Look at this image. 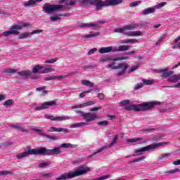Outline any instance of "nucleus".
<instances>
[{"mask_svg": "<svg viewBox=\"0 0 180 180\" xmlns=\"http://www.w3.org/2000/svg\"><path fill=\"white\" fill-rule=\"evenodd\" d=\"M79 4L82 5H95L96 11H101L103 7L108 6H117L123 4V0H79Z\"/></svg>", "mask_w": 180, "mask_h": 180, "instance_id": "f257e3e1", "label": "nucleus"}, {"mask_svg": "<svg viewBox=\"0 0 180 180\" xmlns=\"http://www.w3.org/2000/svg\"><path fill=\"white\" fill-rule=\"evenodd\" d=\"M91 168L87 166H79L75 168L74 172H69L60 175V176L56 178V180H67L72 179V178H77V176H81L90 172Z\"/></svg>", "mask_w": 180, "mask_h": 180, "instance_id": "f03ea898", "label": "nucleus"}, {"mask_svg": "<svg viewBox=\"0 0 180 180\" xmlns=\"http://www.w3.org/2000/svg\"><path fill=\"white\" fill-rule=\"evenodd\" d=\"M162 105L160 101L143 103L138 105H129L125 108L127 110H134V112H147L154 109L155 106Z\"/></svg>", "mask_w": 180, "mask_h": 180, "instance_id": "7ed1b4c3", "label": "nucleus"}, {"mask_svg": "<svg viewBox=\"0 0 180 180\" xmlns=\"http://www.w3.org/2000/svg\"><path fill=\"white\" fill-rule=\"evenodd\" d=\"M28 155H50L49 153V149L46 148H39L37 149H31L30 147L27 148V151L16 155L18 160L25 158Z\"/></svg>", "mask_w": 180, "mask_h": 180, "instance_id": "20e7f679", "label": "nucleus"}, {"mask_svg": "<svg viewBox=\"0 0 180 180\" xmlns=\"http://www.w3.org/2000/svg\"><path fill=\"white\" fill-rule=\"evenodd\" d=\"M158 72L161 75L162 78H167L169 82H178L179 79L178 78V75H174V71L169 70L168 68H165L162 70H159Z\"/></svg>", "mask_w": 180, "mask_h": 180, "instance_id": "39448f33", "label": "nucleus"}, {"mask_svg": "<svg viewBox=\"0 0 180 180\" xmlns=\"http://www.w3.org/2000/svg\"><path fill=\"white\" fill-rule=\"evenodd\" d=\"M65 9V7L61 4H49L46 3L43 8L42 11L45 13H47L48 15H51V13H54V12H58L60 11H64Z\"/></svg>", "mask_w": 180, "mask_h": 180, "instance_id": "423d86ee", "label": "nucleus"}, {"mask_svg": "<svg viewBox=\"0 0 180 180\" xmlns=\"http://www.w3.org/2000/svg\"><path fill=\"white\" fill-rule=\"evenodd\" d=\"M164 144H167L166 142H160L155 144H150L149 146H145L141 149H136L134 150L135 154L137 155H141L142 153L144 151H150V150H154L155 148H158V147H161V146H164Z\"/></svg>", "mask_w": 180, "mask_h": 180, "instance_id": "0eeeda50", "label": "nucleus"}, {"mask_svg": "<svg viewBox=\"0 0 180 180\" xmlns=\"http://www.w3.org/2000/svg\"><path fill=\"white\" fill-rule=\"evenodd\" d=\"M72 148V144L68 143H62L58 147H54L53 149H48L49 155H58V154H61L63 153L61 151V148Z\"/></svg>", "mask_w": 180, "mask_h": 180, "instance_id": "6e6552de", "label": "nucleus"}, {"mask_svg": "<svg viewBox=\"0 0 180 180\" xmlns=\"http://www.w3.org/2000/svg\"><path fill=\"white\" fill-rule=\"evenodd\" d=\"M75 113H77V115H80L83 119H85L86 123L88 124V123L93 122V120H95V119H98V117L95 114H92L91 112H85L84 111L76 110Z\"/></svg>", "mask_w": 180, "mask_h": 180, "instance_id": "1a4fd4ad", "label": "nucleus"}, {"mask_svg": "<svg viewBox=\"0 0 180 180\" xmlns=\"http://www.w3.org/2000/svg\"><path fill=\"white\" fill-rule=\"evenodd\" d=\"M113 32L114 33H122V34H124L125 36H128L129 37H133L134 36H141V34H143V32L141 31L125 32L124 27L115 28L114 29Z\"/></svg>", "mask_w": 180, "mask_h": 180, "instance_id": "9d476101", "label": "nucleus"}, {"mask_svg": "<svg viewBox=\"0 0 180 180\" xmlns=\"http://www.w3.org/2000/svg\"><path fill=\"white\" fill-rule=\"evenodd\" d=\"M22 26H19V25H14L11 27L9 31H6L4 32L1 34V36H4V37H8L12 34L14 36H18L19 34V31L18 30H21Z\"/></svg>", "mask_w": 180, "mask_h": 180, "instance_id": "9b49d317", "label": "nucleus"}, {"mask_svg": "<svg viewBox=\"0 0 180 180\" xmlns=\"http://www.w3.org/2000/svg\"><path fill=\"white\" fill-rule=\"evenodd\" d=\"M75 74H81V72L79 71H75V72H72L68 75H59V76H56V75H53V76H49L48 77H44V81H53L54 79H56L58 81H60L61 79H64L65 78H68V77H72V75H75Z\"/></svg>", "mask_w": 180, "mask_h": 180, "instance_id": "f8f14e48", "label": "nucleus"}, {"mask_svg": "<svg viewBox=\"0 0 180 180\" xmlns=\"http://www.w3.org/2000/svg\"><path fill=\"white\" fill-rule=\"evenodd\" d=\"M129 56H122L114 58L113 56H106L100 59L102 63H109V61H122L123 60H129Z\"/></svg>", "mask_w": 180, "mask_h": 180, "instance_id": "ddd939ff", "label": "nucleus"}, {"mask_svg": "<svg viewBox=\"0 0 180 180\" xmlns=\"http://www.w3.org/2000/svg\"><path fill=\"white\" fill-rule=\"evenodd\" d=\"M57 105V101L56 100L46 101L41 103V105L37 106L34 108V110H44V109H49L51 106H56Z\"/></svg>", "mask_w": 180, "mask_h": 180, "instance_id": "4468645a", "label": "nucleus"}, {"mask_svg": "<svg viewBox=\"0 0 180 180\" xmlns=\"http://www.w3.org/2000/svg\"><path fill=\"white\" fill-rule=\"evenodd\" d=\"M129 68V65L126 63H120L117 65V70H120L121 71L118 72V77H122V75H124L126 71Z\"/></svg>", "mask_w": 180, "mask_h": 180, "instance_id": "2eb2a0df", "label": "nucleus"}, {"mask_svg": "<svg viewBox=\"0 0 180 180\" xmlns=\"http://www.w3.org/2000/svg\"><path fill=\"white\" fill-rule=\"evenodd\" d=\"M18 75H20V77H25V78H27V77H31V79H39L38 76H33V73L30 70L18 72Z\"/></svg>", "mask_w": 180, "mask_h": 180, "instance_id": "dca6fc26", "label": "nucleus"}, {"mask_svg": "<svg viewBox=\"0 0 180 180\" xmlns=\"http://www.w3.org/2000/svg\"><path fill=\"white\" fill-rule=\"evenodd\" d=\"M105 23H108V21L105 20H100L98 21L97 22H91L89 24H83V25H79V27H98V26H99V25H103Z\"/></svg>", "mask_w": 180, "mask_h": 180, "instance_id": "f3484780", "label": "nucleus"}, {"mask_svg": "<svg viewBox=\"0 0 180 180\" xmlns=\"http://www.w3.org/2000/svg\"><path fill=\"white\" fill-rule=\"evenodd\" d=\"M117 135H115V137L113 138L112 142L108 145V146H104L98 149V150L96 151V154H99V153H102L104 150H106V148H110L114 144H116L117 143Z\"/></svg>", "mask_w": 180, "mask_h": 180, "instance_id": "a211bd4d", "label": "nucleus"}, {"mask_svg": "<svg viewBox=\"0 0 180 180\" xmlns=\"http://www.w3.org/2000/svg\"><path fill=\"white\" fill-rule=\"evenodd\" d=\"M48 131H51V133H53V131H56L57 133H60V132L63 131L65 134L70 133V130L67 128H57V127H50Z\"/></svg>", "mask_w": 180, "mask_h": 180, "instance_id": "6ab92c4d", "label": "nucleus"}, {"mask_svg": "<svg viewBox=\"0 0 180 180\" xmlns=\"http://www.w3.org/2000/svg\"><path fill=\"white\" fill-rule=\"evenodd\" d=\"M100 54H106L108 53H115V48L113 46L102 47L98 49Z\"/></svg>", "mask_w": 180, "mask_h": 180, "instance_id": "aec40b11", "label": "nucleus"}, {"mask_svg": "<svg viewBox=\"0 0 180 180\" xmlns=\"http://www.w3.org/2000/svg\"><path fill=\"white\" fill-rule=\"evenodd\" d=\"M136 141H141L139 144H144L148 141L146 139L143 137H139L135 139H127V143H136Z\"/></svg>", "mask_w": 180, "mask_h": 180, "instance_id": "412c9836", "label": "nucleus"}, {"mask_svg": "<svg viewBox=\"0 0 180 180\" xmlns=\"http://www.w3.org/2000/svg\"><path fill=\"white\" fill-rule=\"evenodd\" d=\"M140 25L139 24H134V23H131L128 24L127 25L124 26V30L125 32H127V30H134L136 27H139Z\"/></svg>", "mask_w": 180, "mask_h": 180, "instance_id": "4be33fe9", "label": "nucleus"}, {"mask_svg": "<svg viewBox=\"0 0 180 180\" xmlns=\"http://www.w3.org/2000/svg\"><path fill=\"white\" fill-rule=\"evenodd\" d=\"M130 46L121 45L117 48H114V53L118 51H127V50H130Z\"/></svg>", "mask_w": 180, "mask_h": 180, "instance_id": "5701e85b", "label": "nucleus"}, {"mask_svg": "<svg viewBox=\"0 0 180 180\" xmlns=\"http://www.w3.org/2000/svg\"><path fill=\"white\" fill-rule=\"evenodd\" d=\"M59 4H65L66 6H74L77 2L74 0H60Z\"/></svg>", "mask_w": 180, "mask_h": 180, "instance_id": "b1692460", "label": "nucleus"}, {"mask_svg": "<svg viewBox=\"0 0 180 180\" xmlns=\"http://www.w3.org/2000/svg\"><path fill=\"white\" fill-rule=\"evenodd\" d=\"M41 70H43V66L39 65H35L32 68V73L33 74H41Z\"/></svg>", "mask_w": 180, "mask_h": 180, "instance_id": "393cba45", "label": "nucleus"}, {"mask_svg": "<svg viewBox=\"0 0 180 180\" xmlns=\"http://www.w3.org/2000/svg\"><path fill=\"white\" fill-rule=\"evenodd\" d=\"M39 2V0H29L26 2H24V6L25 8H30V6H34L36 4Z\"/></svg>", "mask_w": 180, "mask_h": 180, "instance_id": "a878e982", "label": "nucleus"}, {"mask_svg": "<svg viewBox=\"0 0 180 180\" xmlns=\"http://www.w3.org/2000/svg\"><path fill=\"white\" fill-rule=\"evenodd\" d=\"M155 12V8H148L141 11L142 15H150V13H154Z\"/></svg>", "mask_w": 180, "mask_h": 180, "instance_id": "bb28decb", "label": "nucleus"}, {"mask_svg": "<svg viewBox=\"0 0 180 180\" xmlns=\"http://www.w3.org/2000/svg\"><path fill=\"white\" fill-rule=\"evenodd\" d=\"M11 127H13V129H15L16 130H19L22 133H27V129H25L24 127L20 126L19 124L15 125H11Z\"/></svg>", "mask_w": 180, "mask_h": 180, "instance_id": "cd10ccee", "label": "nucleus"}, {"mask_svg": "<svg viewBox=\"0 0 180 180\" xmlns=\"http://www.w3.org/2000/svg\"><path fill=\"white\" fill-rule=\"evenodd\" d=\"M99 34H101V32H95L94 34L83 35L82 37V39H91L92 37H97V36H99Z\"/></svg>", "mask_w": 180, "mask_h": 180, "instance_id": "c85d7f7f", "label": "nucleus"}, {"mask_svg": "<svg viewBox=\"0 0 180 180\" xmlns=\"http://www.w3.org/2000/svg\"><path fill=\"white\" fill-rule=\"evenodd\" d=\"M86 122H79L72 124L70 125V129H77V127H81L82 126H86Z\"/></svg>", "mask_w": 180, "mask_h": 180, "instance_id": "c756f323", "label": "nucleus"}, {"mask_svg": "<svg viewBox=\"0 0 180 180\" xmlns=\"http://www.w3.org/2000/svg\"><path fill=\"white\" fill-rule=\"evenodd\" d=\"M15 72H17V70L15 69L8 68L4 70V73L7 74L8 77H11V75H12V74H15Z\"/></svg>", "mask_w": 180, "mask_h": 180, "instance_id": "7c9ffc66", "label": "nucleus"}, {"mask_svg": "<svg viewBox=\"0 0 180 180\" xmlns=\"http://www.w3.org/2000/svg\"><path fill=\"white\" fill-rule=\"evenodd\" d=\"M14 104H15V101H13V99H8L3 103L4 106H6V107L13 106Z\"/></svg>", "mask_w": 180, "mask_h": 180, "instance_id": "2f4dec72", "label": "nucleus"}, {"mask_svg": "<svg viewBox=\"0 0 180 180\" xmlns=\"http://www.w3.org/2000/svg\"><path fill=\"white\" fill-rule=\"evenodd\" d=\"M153 131H155V128L143 129L141 130V133H143V134H147L148 133H153Z\"/></svg>", "mask_w": 180, "mask_h": 180, "instance_id": "473e14b6", "label": "nucleus"}, {"mask_svg": "<svg viewBox=\"0 0 180 180\" xmlns=\"http://www.w3.org/2000/svg\"><path fill=\"white\" fill-rule=\"evenodd\" d=\"M39 134L42 137H46V139H49V140H57L58 139V136H50L43 133H41Z\"/></svg>", "mask_w": 180, "mask_h": 180, "instance_id": "72a5a7b5", "label": "nucleus"}, {"mask_svg": "<svg viewBox=\"0 0 180 180\" xmlns=\"http://www.w3.org/2000/svg\"><path fill=\"white\" fill-rule=\"evenodd\" d=\"M119 103H120V105H122V106H125L124 107L125 110H127L126 109L127 106H131V105H129V103H130L129 100H123V101H120Z\"/></svg>", "mask_w": 180, "mask_h": 180, "instance_id": "f704fd0d", "label": "nucleus"}, {"mask_svg": "<svg viewBox=\"0 0 180 180\" xmlns=\"http://www.w3.org/2000/svg\"><path fill=\"white\" fill-rule=\"evenodd\" d=\"M142 82H143V85H153V84H154V79H143Z\"/></svg>", "mask_w": 180, "mask_h": 180, "instance_id": "c9c22d12", "label": "nucleus"}, {"mask_svg": "<svg viewBox=\"0 0 180 180\" xmlns=\"http://www.w3.org/2000/svg\"><path fill=\"white\" fill-rule=\"evenodd\" d=\"M70 117L68 116L65 117H55V120H58V122H64L65 120H70Z\"/></svg>", "mask_w": 180, "mask_h": 180, "instance_id": "e433bc0d", "label": "nucleus"}, {"mask_svg": "<svg viewBox=\"0 0 180 180\" xmlns=\"http://www.w3.org/2000/svg\"><path fill=\"white\" fill-rule=\"evenodd\" d=\"M82 85H85V86H94V83L91 82L89 80H82Z\"/></svg>", "mask_w": 180, "mask_h": 180, "instance_id": "4c0bfd02", "label": "nucleus"}, {"mask_svg": "<svg viewBox=\"0 0 180 180\" xmlns=\"http://www.w3.org/2000/svg\"><path fill=\"white\" fill-rule=\"evenodd\" d=\"M30 34V32H25V33H22L21 34H20L18 36V39L20 40H22L23 39H27V37H29V35Z\"/></svg>", "mask_w": 180, "mask_h": 180, "instance_id": "58836bf2", "label": "nucleus"}, {"mask_svg": "<svg viewBox=\"0 0 180 180\" xmlns=\"http://www.w3.org/2000/svg\"><path fill=\"white\" fill-rule=\"evenodd\" d=\"M168 157H171V153H165V154L160 155L158 160L161 161L162 160H165V158H168Z\"/></svg>", "mask_w": 180, "mask_h": 180, "instance_id": "ea45409f", "label": "nucleus"}, {"mask_svg": "<svg viewBox=\"0 0 180 180\" xmlns=\"http://www.w3.org/2000/svg\"><path fill=\"white\" fill-rule=\"evenodd\" d=\"M53 69L51 68H44L41 70V74H49V72H53Z\"/></svg>", "mask_w": 180, "mask_h": 180, "instance_id": "a19ab883", "label": "nucleus"}, {"mask_svg": "<svg viewBox=\"0 0 180 180\" xmlns=\"http://www.w3.org/2000/svg\"><path fill=\"white\" fill-rule=\"evenodd\" d=\"M5 175H12V172L5 171V170L0 171V176H5Z\"/></svg>", "mask_w": 180, "mask_h": 180, "instance_id": "79ce46f5", "label": "nucleus"}, {"mask_svg": "<svg viewBox=\"0 0 180 180\" xmlns=\"http://www.w3.org/2000/svg\"><path fill=\"white\" fill-rule=\"evenodd\" d=\"M143 160H146V156L135 158L132 161H131V162H140V161H143Z\"/></svg>", "mask_w": 180, "mask_h": 180, "instance_id": "37998d69", "label": "nucleus"}, {"mask_svg": "<svg viewBox=\"0 0 180 180\" xmlns=\"http://www.w3.org/2000/svg\"><path fill=\"white\" fill-rule=\"evenodd\" d=\"M139 4H141V1H134V2H131V3L129 4V6H130V8H136V6H139Z\"/></svg>", "mask_w": 180, "mask_h": 180, "instance_id": "c03bdc74", "label": "nucleus"}, {"mask_svg": "<svg viewBox=\"0 0 180 180\" xmlns=\"http://www.w3.org/2000/svg\"><path fill=\"white\" fill-rule=\"evenodd\" d=\"M176 172H180L179 168L173 169L166 172L167 174H176Z\"/></svg>", "mask_w": 180, "mask_h": 180, "instance_id": "a18cd8bd", "label": "nucleus"}, {"mask_svg": "<svg viewBox=\"0 0 180 180\" xmlns=\"http://www.w3.org/2000/svg\"><path fill=\"white\" fill-rule=\"evenodd\" d=\"M167 37V34H163V36L161 37L159 40L156 42V46H159V44H161V43H162V40H164V39H165V37Z\"/></svg>", "mask_w": 180, "mask_h": 180, "instance_id": "49530a36", "label": "nucleus"}, {"mask_svg": "<svg viewBox=\"0 0 180 180\" xmlns=\"http://www.w3.org/2000/svg\"><path fill=\"white\" fill-rule=\"evenodd\" d=\"M115 63H112V64H108L106 68H111V70H117V65H115Z\"/></svg>", "mask_w": 180, "mask_h": 180, "instance_id": "de8ad7c7", "label": "nucleus"}, {"mask_svg": "<svg viewBox=\"0 0 180 180\" xmlns=\"http://www.w3.org/2000/svg\"><path fill=\"white\" fill-rule=\"evenodd\" d=\"M142 86H143V83H142V82L139 83V84H136V85L134 86V91H137V90H139V89H141V88Z\"/></svg>", "mask_w": 180, "mask_h": 180, "instance_id": "09e8293b", "label": "nucleus"}, {"mask_svg": "<svg viewBox=\"0 0 180 180\" xmlns=\"http://www.w3.org/2000/svg\"><path fill=\"white\" fill-rule=\"evenodd\" d=\"M13 146V142L6 141L3 143V147H12Z\"/></svg>", "mask_w": 180, "mask_h": 180, "instance_id": "8fccbe9b", "label": "nucleus"}, {"mask_svg": "<svg viewBox=\"0 0 180 180\" xmlns=\"http://www.w3.org/2000/svg\"><path fill=\"white\" fill-rule=\"evenodd\" d=\"M55 118H56V117H54L51 115H47V114L44 115V119H48V120L54 121Z\"/></svg>", "mask_w": 180, "mask_h": 180, "instance_id": "3c124183", "label": "nucleus"}, {"mask_svg": "<svg viewBox=\"0 0 180 180\" xmlns=\"http://www.w3.org/2000/svg\"><path fill=\"white\" fill-rule=\"evenodd\" d=\"M165 5H167V2H162V3H160L159 4H157L155 6V8L157 9H161V8L165 6Z\"/></svg>", "mask_w": 180, "mask_h": 180, "instance_id": "603ef678", "label": "nucleus"}, {"mask_svg": "<svg viewBox=\"0 0 180 180\" xmlns=\"http://www.w3.org/2000/svg\"><path fill=\"white\" fill-rule=\"evenodd\" d=\"M139 68V65H134L132 66L129 70L128 72L130 74L131 72H133L134 71H136V70H138Z\"/></svg>", "mask_w": 180, "mask_h": 180, "instance_id": "864d4df0", "label": "nucleus"}, {"mask_svg": "<svg viewBox=\"0 0 180 180\" xmlns=\"http://www.w3.org/2000/svg\"><path fill=\"white\" fill-rule=\"evenodd\" d=\"M57 60H58V58H53V59L48 60H46L44 62V63L45 64H53V63H56V61H57Z\"/></svg>", "mask_w": 180, "mask_h": 180, "instance_id": "5fc2aeb1", "label": "nucleus"}, {"mask_svg": "<svg viewBox=\"0 0 180 180\" xmlns=\"http://www.w3.org/2000/svg\"><path fill=\"white\" fill-rule=\"evenodd\" d=\"M109 124V122L107 120L101 121L98 122V126H108Z\"/></svg>", "mask_w": 180, "mask_h": 180, "instance_id": "6e6d98bb", "label": "nucleus"}, {"mask_svg": "<svg viewBox=\"0 0 180 180\" xmlns=\"http://www.w3.org/2000/svg\"><path fill=\"white\" fill-rule=\"evenodd\" d=\"M95 67H96V65L95 64L93 65H86L83 66V69L84 70H86L88 68H95Z\"/></svg>", "mask_w": 180, "mask_h": 180, "instance_id": "4d7b16f0", "label": "nucleus"}, {"mask_svg": "<svg viewBox=\"0 0 180 180\" xmlns=\"http://www.w3.org/2000/svg\"><path fill=\"white\" fill-rule=\"evenodd\" d=\"M91 105H95V101H87L86 103H83L84 106H91Z\"/></svg>", "mask_w": 180, "mask_h": 180, "instance_id": "13d9d810", "label": "nucleus"}, {"mask_svg": "<svg viewBox=\"0 0 180 180\" xmlns=\"http://www.w3.org/2000/svg\"><path fill=\"white\" fill-rule=\"evenodd\" d=\"M47 165H50V162H42L39 165V168H44V167H47Z\"/></svg>", "mask_w": 180, "mask_h": 180, "instance_id": "bf43d9fd", "label": "nucleus"}, {"mask_svg": "<svg viewBox=\"0 0 180 180\" xmlns=\"http://www.w3.org/2000/svg\"><path fill=\"white\" fill-rule=\"evenodd\" d=\"M43 32V30H32V32H30V34H39V33H41Z\"/></svg>", "mask_w": 180, "mask_h": 180, "instance_id": "052dcab7", "label": "nucleus"}, {"mask_svg": "<svg viewBox=\"0 0 180 180\" xmlns=\"http://www.w3.org/2000/svg\"><path fill=\"white\" fill-rule=\"evenodd\" d=\"M95 51H98V49L94 48V49L89 50V52L87 53V54H88V56H92V54H94V53H95Z\"/></svg>", "mask_w": 180, "mask_h": 180, "instance_id": "680f3d73", "label": "nucleus"}, {"mask_svg": "<svg viewBox=\"0 0 180 180\" xmlns=\"http://www.w3.org/2000/svg\"><path fill=\"white\" fill-rule=\"evenodd\" d=\"M84 108V104L83 103L72 106V109H79V108Z\"/></svg>", "mask_w": 180, "mask_h": 180, "instance_id": "e2e57ef3", "label": "nucleus"}, {"mask_svg": "<svg viewBox=\"0 0 180 180\" xmlns=\"http://www.w3.org/2000/svg\"><path fill=\"white\" fill-rule=\"evenodd\" d=\"M129 43H131V44H133L134 43H139V41L136 39H129L128 44Z\"/></svg>", "mask_w": 180, "mask_h": 180, "instance_id": "0e129e2a", "label": "nucleus"}, {"mask_svg": "<svg viewBox=\"0 0 180 180\" xmlns=\"http://www.w3.org/2000/svg\"><path fill=\"white\" fill-rule=\"evenodd\" d=\"M61 18L60 17H51L50 20L51 22H56V20H60Z\"/></svg>", "mask_w": 180, "mask_h": 180, "instance_id": "69168bd1", "label": "nucleus"}, {"mask_svg": "<svg viewBox=\"0 0 180 180\" xmlns=\"http://www.w3.org/2000/svg\"><path fill=\"white\" fill-rule=\"evenodd\" d=\"M58 16L69 17L71 16V13H65L63 14H58Z\"/></svg>", "mask_w": 180, "mask_h": 180, "instance_id": "338daca9", "label": "nucleus"}, {"mask_svg": "<svg viewBox=\"0 0 180 180\" xmlns=\"http://www.w3.org/2000/svg\"><path fill=\"white\" fill-rule=\"evenodd\" d=\"M98 98H99L101 101H103V99H105V94L100 93L98 95Z\"/></svg>", "mask_w": 180, "mask_h": 180, "instance_id": "774afa93", "label": "nucleus"}]
</instances>
